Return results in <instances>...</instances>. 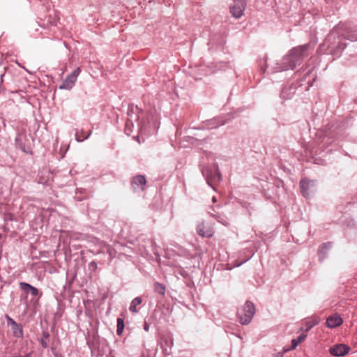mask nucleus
Segmentation results:
<instances>
[{
  "mask_svg": "<svg viewBox=\"0 0 357 357\" xmlns=\"http://www.w3.org/2000/svg\"><path fill=\"white\" fill-rule=\"evenodd\" d=\"M310 44H305L292 48L289 53L284 56L280 64L275 67V72L293 70L299 66L304 58L308 56Z\"/></svg>",
  "mask_w": 357,
  "mask_h": 357,
  "instance_id": "obj_1",
  "label": "nucleus"
},
{
  "mask_svg": "<svg viewBox=\"0 0 357 357\" xmlns=\"http://www.w3.org/2000/svg\"><path fill=\"white\" fill-rule=\"evenodd\" d=\"M202 173L204 177H205L208 185L215 190V183L221 180V174L218 165L215 163L211 167L203 168Z\"/></svg>",
  "mask_w": 357,
  "mask_h": 357,
  "instance_id": "obj_2",
  "label": "nucleus"
},
{
  "mask_svg": "<svg viewBox=\"0 0 357 357\" xmlns=\"http://www.w3.org/2000/svg\"><path fill=\"white\" fill-rule=\"evenodd\" d=\"M255 313V307L252 303L247 301L243 309L238 311V317L241 324H248Z\"/></svg>",
  "mask_w": 357,
  "mask_h": 357,
  "instance_id": "obj_3",
  "label": "nucleus"
},
{
  "mask_svg": "<svg viewBox=\"0 0 357 357\" xmlns=\"http://www.w3.org/2000/svg\"><path fill=\"white\" fill-rule=\"evenodd\" d=\"M80 73L81 69L79 67L75 68L72 73L67 75L66 79L59 86V89L61 90H70L73 89Z\"/></svg>",
  "mask_w": 357,
  "mask_h": 357,
  "instance_id": "obj_4",
  "label": "nucleus"
},
{
  "mask_svg": "<svg viewBox=\"0 0 357 357\" xmlns=\"http://www.w3.org/2000/svg\"><path fill=\"white\" fill-rule=\"evenodd\" d=\"M316 185V181L307 178H302L299 182L300 190L305 198H309Z\"/></svg>",
  "mask_w": 357,
  "mask_h": 357,
  "instance_id": "obj_5",
  "label": "nucleus"
},
{
  "mask_svg": "<svg viewBox=\"0 0 357 357\" xmlns=\"http://www.w3.org/2000/svg\"><path fill=\"white\" fill-rule=\"evenodd\" d=\"M246 5V0H235L233 5L230 6L232 16L236 19L240 18L243 14Z\"/></svg>",
  "mask_w": 357,
  "mask_h": 357,
  "instance_id": "obj_6",
  "label": "nucleus"
},
{
  "mask_svg": "<svg viewBox=\"0 0 357 357\" xmlns=\"http://www.w3.org/2000/svg\"><path fill=\"white\" fill-rule=\"evenodd\" d=\"M142 112V109H139L137 105L130 103L128 105L127 115V120L132 119V121L138 122L139 119V113Z\"/></svg>",
  "mask_w": 357,
  "mask_h": 357,
  "instance_id": "obj_7",
  "label": "nucleus"
},
{
  "mask_svg": "<svg viewBox=\"0 0 357 357\" xmlns=\"http://www.w3.org/2000/svg\"><path fill=\"white\" fill-rule=\"evenodd\" d=\"M146 184V178L145 176L138 174L134 176L131 180V186L134 191L137 190H143Z\"/></svg>",
  "mask_w": 357,
  "mask_h": 357,
  "instance_id": "obj_8",
  "label": "nucleus"
},
{
  "mask_svg": "<svg viewBox=\"0 0 357 357\" xmlns=\"http://www.w3.org/2000/svg\"><path fill=\"white\" fill-rule=\"evenodd\" d=\"M350 351V347L344 344H339L330 348L329 351L332 356H343L347 354Z\"/></svg>",
  "mask_w": 357,
  "mask_h": 357,
  "instance_id": "obj_9",
  "label": "nucleus"
},
{
  "mask_svg": "<svg viewBox=\"0 0 357 357\" xmlns=\"http://www.w3.org/2000/svg\"><path fill=\"white\" fill-rule=\"evenodd\" d=\"M343 323V320L341 317L337 314H334L328 317L326 321V325L330 328H336Z\"/></svg>",
  "mask_w": 357,
  "mask_h": 357,
  "instance_id": "obj_10",
  "label": "nucleus"
},
{
  "mask_svg": "<svg viewBox=\"0 0 357 357\" xmlns=\"http://www.w3.org/2000/svg\"><path fill=\"white\" fill-rule=\"evenodd\" d=\"M225 43V38L224 36L221 33H218L210 36L208 45H211L212 46L215 45L216 47H221L224 45Z\"/></svg>",
  "mask_w": 357,
  "mask_h": 357,
  "instance_id": "obj_11",
  "label": "nucleus"
},
{
  "mask_svg": "<svg viewBox=\"0 0 357 357\" xmlns=\"http://www.w3.org/2000/svg\"><path fill=\"white\" fill-rule=\"evenodd\" d=\"M197 231L202 237L209 238L213 234V230L209 225H198Z\"/></svg>",
  "mask_w": 357,
  "mask_h": 357,
  "instance_id": "obj_12",
  "label": "nucleus"
},
{
  "mask_svg": "<svg viewBox=\"0 0 357 357\" xmlns=\"http://www.w3.org/2000/svg\"><path fill=\"white\" fill-rule=\"evenodd\" d=\"M92 134V130H89L86 131L82 128L79 131H77L75 134V139L77 142H82L87 139Z\"/></svg>",
  "mask_w": 357,
  "mask_h": 357,
  "instance_id": "obj_13",
  "label": "nucleus"
},
{
  "mask_svg": "<svg viewBox=\"0 0 357 357\" xmlns=\"http://www.w3.org/2000/svg\"><path fill=\"white\" fill-rule=\"evenodd\" d=\"M295 93V88L291 86L284 87L280 93V97L283 99H291Z\"/></svg>",
  "mask_w": 357,
  "mask_h": 357,
  "instance_id": "obj_14",
  "label": "nucleus"
},
{
  "mask_svg": "<svg viewBox=\"0 0 357 357\" xmlns=\"http://www.w3.org/2000/svg\"><path fill=\"white\" fill-rule=\"evenodd\" d=\"M16 143L22 152L26 154L33 155L32 148L30 144H26L25 142L20 141L17 138L16 139Z\"/></svg>",
  "mask_w": 357,
  "mask_h": 357,
  "instance_id": "obj_15",
  "label": "nucleus"
},
{
  "mask_svg": "<svg viewBox=\"0 0 357 357\" xmlns=\"http://www.w3.org/2000/svg\"><path fill=\"white\" fill-rule=\"evenodd\" d=\"M226 123V121L221 118H215L208 121L207 126L210 128H216Z\"/></svg>",
  "mask_w": 357,
  "mask_h": 357,
  "instance_id": "obj_16",
  "label": "nucleus"
},
{
  "mask_svg": "<svg viewBox=\"0 0 357 357\" xmlns=\"http://www.w3.org/2000/svg\"><path fill=\"white\" fill-rule=\"evenodd\" d=\"M314 71V68H312L305 74L303 77L304 80L307 79V77H309L307 82L310 84V86H312V83L315 81L316 79V73Z\"/></svg>",
  "mask_w": 357,
  "mask_h": 357,
  "instance_id": "obj_17",
  "label": "nucleus"
},
{
  "mask_svg": "<svg viewBox=\"0 0 357 357\" xmlns=\"http://www.w3.org/2000/svg\"><path fill=\"white\" fill-rule=\"evenodd\" d=\"M331 248V243H323L319 249V255L321 259H323L325 257L326 255V250H329Z\"/></svg>",
  "mask_w": 357,
  "mask_h": 357,
  "instance_id": "obj_18",
  "label": "nucleus"
},
{
  "mask_svg": "<svg viewBox=\"0 0 357 357\" xmlns=\"http://www.w3.org/2000/svg\"><path fill=\"white\" fill-rule=\"evenodd\" d=\"M141 303H142V299L140 297L135 298L130 303V305L129 307L130 310L134 313L137 312V306L139 305V304H141Z\"/></svg>",
  "mask_w": 357,
  "mask_h": 357,
  "instance_id": "obj_19",
  "label": "nucleus"
},
{
  "mask_svg": "<svg viewBox=\"0 0 357 357\" xmlns=\"http://www.w3.org/2000/svg\"><path fill=\"white\" fill-rule=\"evenodd\" d=\"M134 122L132 119L126 120L125 126V132L127 135L130 136L132 132V128H134Z\"/></svg>",
  "mask_w": 357,
  "mask_h": 357,
  "instance_id": "obj_20",
  "label": "nucleus"
},
{
  "mask_svg": "<svg viewBox=\"0 0 357 357\" xmlns=\"http://www.w3.org/2000/svg\"><path fill=\"white\" fill-rule=\"evenodd\" d=\"M320 321L319 318L315 317L312 320L306 322V331H310L314 326L317 325Z\"/></svg>",
  "mask_w": 357,
  "mask_h": 357,
  "instance_id": "obj_21",
  "label": "nucleus"
},
{
  "mask_svg": "<svg viewBox=\"0 0 357 357\" xmlns=\"http://www.w3.org/2000/svg\"><path fill=\"white\" fill-rule=\"evenodd\" d=\"M154 289L155 292L160 295H164L165 293V286L159 282H155L154 284Z\"/></svg>",
  "mask_w": 357,
  "mask_h": 357,
  "instance_id": "obj_22",
  "label": "nucleus"
},
{
  "mask_svg": "<svg viewBox=\"0 0 357 357\" xmlns=\"http://www.w3.org/2000/svg\"><path fill=\"white\" fill-rule=\"evenodd\" d=\"M124 328V322L123 319L118 318L117 319V329L116 333L118 335H121L123 333Z\"/></svg>",
  "mask_w": 357,
  "mask_h": 357,
  "instance_id": "obj_23",
  "label": "nucleus"
},
{
  "mask_svg": "<svg viewBox=\"0 0 357 357\" xmlns=\"http://www.w3.org/2000/svg\"><path fill=\"white\" fill-rule=\"evenodd\" d=\"M6 319L8 321V324H10L13 329L17 330L19 328L20 333L22 334V330L20 328L19 325L16 323L15 321H14L12 318H10L8 315H6Z\"/></svg>",
  "mask_w": 357,
  "mask_h": 357,
  "instance_id": "obj_24",
  "label": "nucleus"
},
{
  "mask_svg": "<svg viewBox=\"0 0 357 357\" xmlns=\"http://www.w3.org/2000/svg\"><path fill=\"white\" fill-rule=\"evenodd\" d=\"M239 204L241 206L245 208L249 214H251L250 210L252 209V206H251L250 203H248L246 202H239Z\"/></svg>",
  "mask_w": 357,
  "mask_h": 357,
  "instance_id": "obj_25",
  "label": "nucleus"
},
{
  "mask_svg": "<svg viewBox=\"0 0 357 357\" xmlns=\"http://www.w3.org/2000/svg\"><path fill=\"white\" fill-rule=\"evenodd\" d=\"M24 287H29V289L31 291V294L34 296H38V290L37 288L34 287L33 286H31V284H23Z\"/></svg>",
  "mask_w": 357,
  "mask_h": 357,
  "instance_id": "obj_26",
  "label": "nucleus"
},
{
  "mask_svg": "<svg viewBox=\"0 0 357 357\" xmlns=\"http://www.w3.org/2000/svg\"><path fill=\"white\" fill-rule=\"evenodd\" d=\"M178 132V126H176V134H175V136H174V139H170V143H171V145L174 148V149H176L177 146H178V143L176 142V135L177 133Z\"/></svg>",
  "mask_w": 357,
  "mask_h": 357,
  "instance_id": "obj_27",
  "label": "nucleus"
},
{
  "mask_svg": "<svg viewBox=\"0 0 357 357\" xmlns=\"http://www.w3.org/2000/svg\"><path fill=\"white\" fill-rule=\"evenodd\" d=\"M299 343L297 342L296 339L291 340V347L290 349H285L284 351H288L291 349H295Z\"/></svg>",
  "mask_w": 357,
  "mask_h": 357,
  "instance_id": "obj_28",
  "label": "nucleus"
},
{
  "mask_svg": "<svg viewBox=\"0 0 357 357\" xmlns=\"http://www.w3.org/2000/svg\"><path fill=\"white\" fill-rule=\"evenodd\" d=\"M306 336H307V335L303 333V334H301L296 340L297 342H298L300 344L301 342L304 341Z\"/></svg>",
  "mask_w": 357,
  "mask_h": 357,
  "instance_id": "obj_29",
  "label": "nucleus"
},
{
  "mask_svg": "<svg viewBox=\"0 0 357 357\" xmlns=\"http://www.w3.org/2000/svg\"><path fill=\"white\" fill-rule=\"evenodd\" d=\"M23 284H29L28 283L22 282L20 283V287L22 290L27 291L29 289V287H24Z\"/></svg>",
  "mask_w": 357,
  "mask_h": 357,
  "instance_id": "obj_30",
  "label": "nucleus"
},
{
  "mask_svg": "<svg viewBox=\"0 0 357 357\" xmlns=\"http://www.w3.org/2000/svg\"><path fill=\"white\" fill-rule=\"evenodd\" d=\"M13 357H31V353H29L24 356L20 355V354L15 355Z\"/></svg>",
  "mask_w": 357,
  "mask_h": 357,
  "instance_id": "obj_31",
  "label": "nucleus"
},
{
  "mask_svg": "<svg viewBox=\"0 0 357 357\" xmlns=\"http://www.w3.org/2000/svg\"><path fill=\"white\" fill-rule=\"evenodd\" d=\"M261 65V70L262 73H265L266 70V66H262V64H260Z\"/></svg>",
  "mask_w": 357,
  "mask_h": 357,
  "instance_id": "obj_32",
  "label": "nucleus"
},
{
  "mask_svg": "<svg viewBox=\"0 0 357 357\" xmlns=\"http://www.w3.org/2000/svg\"><path fill=\"white\" fill-rule=\"evenodd\" d=\"M144 328L146 331H148L149 330V326L145 323Z\"/></svg>",
  "mask_w": 357,
  "mask_h": 357,
  "instance_id": "obj_33",
  "label": "nucleus"
},
{
  "mask_svg": "<svg viewBox=\"0 0 357 357\" xmlns=\"http://www.w3.org/2000/svg\"><path fill=\"white\" fill-rule=\"evenodd\" d=\"M4 76V73H2L0 76V84L3 82V77Z\"/></svg>",
  "mask_w": 357,
  "mask_h": 357,
  "instance_id": "obj_34",
  "label": "nucleus"
},
{
  "mask_svg": "<svg viewBox=\"0 0 357 357\" xmlns=\"http://www.w3.org/2000/svg\"><path fill=\"white\" fill-rule=\"evenodd\" d=\"M17 64L19 66H20V67L23 68L26 71H27V72H29V71L28 70H26L24 67L22 66L20 63H19L18 62H17Z\"/></svg>",
  "mask_w": 357,
  "mask_h": 357,
  "instance_id": "obj_35",
  "label": "nucleus"
},
{
  "mask_svg": "<svg viewBox=\"0 0 357 357\" xmlns=\"http://www.w3.org/2000/svg\"><path fill=\"white\" fill-rule=\"evenodd\" d=\"M212 199H213V202H214V203L217 202L215 197H213Z\"/></svg>",
  "mask_w": 357,
  "mask_h": 357,
  "instance_id": "obj_36",
  "label": "nucleus"
},
{
  "mask_svg": "<svg viewBox=\"0 0 357 357\" xmlns=\"http://www.w3.org/2000/svg\"><path fill=\"white\" fill-rule=\"evenodd\" d=\"M217 221L219 222V223H222L221 220H220L219 219H217Z\"/></svg>",
  "mask_w": 357,
  "mask_h": 357,
  "instance_id": "obj_37",
  "label": "nucleus"
},
{
  "mask_svg": "<svg viewBox=\"0 0 357 357\" xmlns=\"http://www.w3.org/2000/svg\"><path fill=\"white\" fill-rule=\"evenodd\" d=\"M1 237H2V235H1V234L0 233V239L1 238Z\"/></svg>",
  "mask_w": 357,
  "mask_h": 357,
  "instance_id": "obj_38",
  "label": "nucleus"
},
{
  "mask_svg": "<svg viewBox=\"0 0 357 357\" xmlns=\"http://www.w3.org/2000/svg\"><path fill=\"white\" fill-rule=\"evenodd\" d=\"M280 357H282V356H281Z\"/></svg>",
  "mask_w": 357,
  "mask_h": 357,
  "instance_id": "obj_39",
  "label": "nucleus"
}]
</instances>
